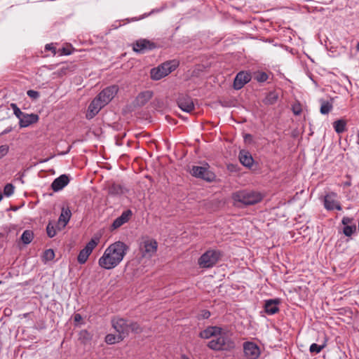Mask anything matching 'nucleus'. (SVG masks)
<instances>
[{
	"label": "nucleus",
	"mask_w": 359,
	"mask_h": 359,
	"mask_svg": "<svg viewBox=\"0 0 359 359\" xmlns=\"http://www.w3.org/2000/svg\"><path fill=\"white\" fill-rule=\"evenodd\" d=\"M128 250V246L121 241L109 245L99 259V266L107 270L115 268L122 262Z\"/></svg>",
	"instance_id": "obj_1"
},
{
	"label": "nucleus",
	"mask_w": 359,
	"mask_h": 359,
	"mask_svg": "<svg viewBox=\"0 0 359 359\" xmlns=\"http://www.w3.org/2000/svg\"><path fill=\"white\" fill-rule=\"evenodd\" d=\"M111 325L116 332L123 339L128 336L129 333H140L142 332V328L137 323L128 321L121 318H114L111 320Z\"/></svg>",
	"instance_id": "obj_2"
},
{
	"label": "nucleus",
	"mask_w": 359,
	"mask_h": 359,
	"mask_svg": "<svg viewBox=\"0 0 359 359\" xmlns=\"http://www.w3.org/2000/svg\"><path fill=\"white\" fill-rule=\"evenodd\" d=\"M208 346L212 350H229L234 347V344L231 341L229 334L222 331L220 328V332L215 334L212 339L209 341Z\"/></svg>",
	"instance_id": "obj_3"
},
{
	"label": "nucleus",
	"mask_w": 359,
	"mask_h": 359,
	"mask_svg": "<svg viewBox=\"0 0 359 359\" xmlns=\"http://www.w3.org/2000/svg\"><path fill=\"white\" fill-rule=\"evenodd\" d=\"M235 203H241L244 205H252L262 200V195L254 191H241L233 194Z\"/></svg>",
	"instance_id": "obj_4"
},
{
	"label": "nucleus",
	"mask_w": 359,
	"mask_h": 359,
	"mask_svg": "<svg viewBox=\"0 0 359 359\" xmlns=\"http://www.w3.org/2000/svg\"><path fill=\"white\" fill-rule=\"evenodd\" d=\"M157 242L152 238H142L139 244V253L142 258L150 259L156 252Z\"/></svg>",
	"instance_id": "obj_5"
},
{
	"label": "nucleus",
	"mask_w": 359,
	"mask_h": 359,
	"mask_svg": "<svg viewBox=\"0 0 359 359\" xmlns=\"http://www.w3.org/2000/svg\"><path fill=\"white\" fill-rule=\"evenodd\" d=\"M177 65V63L174 61L164 62L158 67L151 69V78L156 81L160 80L174 71Z\"/></svg>",
	"instance_id": "obj_6"
},
{
	"label": "nucleus",
	"mask_w": 359,
	"mask_h": 359,
	"mask_svg": "<svg viewBox=\"0 0 359 359\" xmlns=\"http://www.w3.org/2000/svg\"><path fill=\"white\" fill-rule=\"evenodd\" d=\"M191 174L195 177L203 179L207 182H213L216 177L215 173L210 170L208 164L201 166H193Z\"/></svg>",
	"instance_id": "obj_7"
},
{
	"label": "nucleus",
	"mask_w": 359,
	"mask_h": 359,
	"mask_svg": "<svg viewBox=\"0 0 359 359\" xmlns=\"http://www.w3.org/2000/svg\"><path fill=\"white\" fill-rule=\"evenodd\" d=\"M220 253L215 250H208L198 259V264L203 268L212 267L218 261Z\"/></svg>",
	"instance_id": "obj_8"
},
{
	"label": "nucleus",
	"mask_w": 359,
	"mask_h": 359,
	"mask_svg": "<svg viewBox=\"0 0 359 359\" xmlns=\"http://www.w3.org/2000/svg\"><path fill=\"white\" fill-rule=\"evenodd\" d=\"M100 238L98 237L93 238L82 249L78 255L77 260L81 264L86 262L89 255L93 252V249L97 245Z\"/></svg>",
	"instance_id": "obj_9"
},
{
	"label": "nucleus",
	"mask_w": 359,
	"mask_h": 359,
	"mask_svg": "<svg viewBox=\"0 0 359 359\" xmlns=\"http://www.w3.org/2000/svg\"><path fill=\"white\" fill-rule=\"evenodd\" d=\"M118 90L117 86H111L102 90L96 98L102 103V105H107L116 95Z\"/></svg>",
	"instance_id": "obj_10"
},
{
	"label": "nucleus",
	"mask_w": 359,
	"mask_h": 359,
	"mask_svg": "<svg viewBox=\"0 0 359 359\" xmlns=\"http://www.w3.org/2000/svg\"><path fill=\"white\" fill-rule=\"evenodd\" d=\"M245 355L248 359H257L260 355L259 346L253 342H245L243 344Z\"/></svg>",
	"instance_id": "obj_11"
},
{
	"label": "nucleus",
	"mask_w": 359,
	"mask_h": 359,
	"mask_svg": "<svg viewBox=\"0 0 359 359\" xmlns=\"http://www.w3.org/2000/svg\"><path fill=\"white\" fill-rule=\"evenodd\" d=\"M154 48V43L147 39H139L133 44V50L139 53H144Z\"/></svg>",
	"instance_id": "obj_12"
},
{
	"label": "nucleus",
	"mask_w": 359,
	"mask_h": 359,
	"mask_svg": "<svg viewBox=\"0 0 359 359\" xmlns=\"http://www.w3.org/2000/svg\"><path fill=\"white\" fill-rule=\"evenodd\" d=\"M250 79L251 75L249 73L241 72L237 74L234 79L233 88L236 90L241 89Z\"/></svg>",
	"instance_id": "obj_13"
},
{
	"label": "nucleus",
	"mask_w": 359,
	"mask_h": 359,
	"mask_svg": "<svg viewBox=\"0 0 359 359\" xmlns=\"http://www.w3.org/2000/svg\"><path fill=\"white\" fill-rule=\"evenodd\" d=\"M337 195L334 193H330L325 196L324 205L325 208L328 210H332L337 209L338 210H341V205L336 201Z\"/></svg>",
	"instance_id": "obj_14"
},
{
	"label": "nucleus",
	"mask_w": 359,
	"mask_h": 359,
	"mask_svg": "<svg viewBox=\"0 0 359 359\" xmlns=\"http://www.w3.org/2000/svg\"><path fill=\"white\" fill-rule=\"evenodd\" d=\"M104 107L96 97L90 104L87 113L86 118L88 119L93 118Z\"/></svg>",
	"instance_id": "obj_15"
},
{
	"label": "nucleus",
	"mask_w": 359,
	"mask_h": 359,
	"mask_svg": "<svg viewBox=\"0 0 359 359\" xmlns=\"http://www.w3.org/2000/svg\"><path fill=\"white\" fill-rule=\"evenodd\" d=\"M179 107L186 112H191L194 109V104L190 97L182 96L177 100Z\"/></svg>",
	"instance_id": "obj_16"
},
{
	"label": "nucleus",
	"mask_w": 359,
	"mask_h": 359,
	"mask_svg": "<svg viewBox=\"0 0 359 359\" xmlns=\"http://www.w3.org/2000/svg\"><path fill=\"white\" fill-rule=\"evenodd\" d=\"M71 215L72 213L69 208H62L57 224V229L58 230H61L66 226L71 218Z\"/></svg>",
	"instance_id": "obj_17"
},
{
	"label": "nucleus",
	"mask_w": 359,
	"mask_h": 359,
	"mask_svg": "<svg viewBox=\"0 0 359 359\" xmlns=\"http://www.w3.org/2000/svg\"><path fill=\"white\" fill-rule=\"evenodd\" d=\"M69 182V179L68 176L66 175H62L54 180L51 184V188L54 191H59L66 187Z\"/></svg>",
	"instance_id": "obj_18"
},
{
	"label": "nucleus",
	"mask_w": 359,
	"mask_h": 359,
	"mask_svg": "<svg viewBox=\"0 0 359 359\" xmlns=\"http://www.w3.org/2000/svg\"><path fill=\"white\" fill-rule=\"evenodd\" d=\"M280 303L278 299H268L265 301L264 310L268 315H273L279 311L278 305Z\"/></svg>",
	"instance_id": "obj_19"
},
{
	"label": "nucleus",
	"mask_w": 359,
	"mask_h": 359,
	"mask_svg": "<svg viewBox=\"0 0 359 359\" xmlns=\"http://www.w3.org/2000/svg\"><path fill=\"white\" fill-rule=\"evenodd\" d=\"M39 120V116L35 114H25L22 115L19 120V124L21 128H25L32 123H36Z\"/></svg>",
	"instance_id": "obj_20"
},
{
	"label": "nucleus",
	"mask_w": 359,
	"mask_h": 359,
	"mask_svg": "<svg viewBox=\"0 0 359 359\" xmlns=\"http://www.w3.org/2000/svg\"><path fill=\"white\" fill-rule=\"evenodd\" d=\"M131 215V211L127 210L123 212L121 215L117 217L111 224L112 229H116L118 227L121 226L123 224L126 223Z\"/></svg>",
	"instance_id": "obj_21"
},
{
	"label": "nucleus",
	"mask_w": 359,
	"mask_h": 359,
	"mask_svg": "<svg viewBox=\"0 0 359 359\" xmlns=\"http://www.w3.org/2000/svg\"><path fill=\"white\" fill-rule=\"evenodd\" d=\"M239 160L241 163L245 167H251L254 162L251 154L248 151L244 150L240 151Z\"/></svg>",
	"instance_id": "obj_22"
},
{
	"label": "nucleus",
	"mask_w": 359,
	"mask_h": 359,
	"mask_svg": "<svg viewBox=\"0 0 359 359\" xmlns=\"http://www.w3.org/2000/svg\"><path fill=\"white\" fill-rule=\"evenodd\" d=\"M220 328L218 327H209L200 332L199 336L203 339H211L219 333Z\"/></svg>",
	"instance_id": "obj_23"
},
{
	"label": "nucleus",
	"mask_w": 359,
	"mask_h": 359,
	"mask_svg": "<svg viewBox=\"0 0 359 359\" xmlns=\"http://www.w3.org/2000/svg\"><path fill=\"white\" fill-rule=\"evenodd\" d=\"M152 97V92L145 91L141 93L137 97V102L141 105L145 104Z\"/></svg>",
	"instance_id": "obj_24"
},
{
	"label": "nucleus",
	"mask_w": 359,
	"mask_h": 359,
	"mask_svg": "<svg viewBox=\"0 0 359 359\" xmlns=\"http://www.w3.org/2000/svg\"><path fill=\"white\" fill-rule=\"evenodd\" d=\"M346 122L343 119H339L333 123V127L335 132L338 134L342 133L346 130Z\"/></svg>",
	"instance_id": "obj_25"
},
{
	"label": "nucleus",
	"mask_w": 359,
	"mask_h": 359,
	"mask_svg": "<svg viewBox=\"0 0 359 359\" xmlns=\"http://www.w3.org/2000/svg\"><path fill=\"white\" fill-rule=\"evenodd\" d=\"M123 339V337L120 336L118 334H109L105 337V342L108 344H114L115 343L120 342Z\"/></svg>",
	"instance_id": "obj_26"
},
{
	"label": "nucleus",
	"mask_w": 359,
	"mask_h": 359,
	"mask_svg": "<svg viewBox=\"0 0 359 359\" xmlns=\"http://www.w3.org/2000/svg\"><path fill=\"white\" fill-rule=\"evenodd\" d=\"M278 96L276 92H270L266 96L264 102L266 104H273L278 100Z\"/></svg>",
	"instance_id": "obj_27"
},
{
	"label": "nucleus",
	"mask_w": 359,
	"mask_h": 359,
	"mask_svg": "<svg viewBox=\"0 0 359 359\" xmlns=\"http://www.w3.org/2000/svg\"><path fill=\"white\" fill-rule=\"evenodd\" d=\"M34 238V233L32 231L26 230L25 231L22 236L21 240L25 244H29L32 242Z\"/></svg>",
	"instance_id": "obj_28"
},
{
	"label": "nucleus",
	"mask_w": 359,
	"mask_h": 359,
	"mask_svg": "<svg viewBox=\"0 0 359 359\" xmlns=\"http://www.w3.org/2000/svg\"><path fill=\"white\" fill-rule=\"evenodd\" d=\"M332 109V104L327 101H321L320 111L322 114H327Z\"/></svg>",
	"instance_id": "obj_29"
},
{
	"label": "nucleus",
	"mask_w": 359,
	"mask_h": 359,
	"mask_svg": "<svg viewBox=\"0 0 359 359\" xmlns=\"http://www.w3.org/2000/svg\"><path fill=\"white\" fill-rule=\"evenodd\" d=\"M325 346L326 341L321 345L313 343L310 346L309 351L312 353H319L325 347Z\"/></svg>",
	"instance_id": "obj_30"
},
{
	"label": "nucleus",
	"mask_w": 359,
	"mask_h": 359,
	"mask_svg": "<svg viewBox=\"0 0 359 359\" xmlns=\"http://www.w3.org/2000/svg\"><path fill=\"white\" fill-rule=\"evenodd\" d=\"M55 257V253L54 251L51 249L46 250L43 253V260L45 262L51 261Z\"/></svg>",
	"instance_id": "obj_31"
},
{
	"label": "nucleus",
	"mask_w": 359,
	"mask_h": 359,
	"mask_svg": "<svg viewBox=\"0 0 359 359\" xmlns=\"http://www.w3.org/2000/svg\"><path fill=\"white\" fill-rule=\"evenodd\" d=\"M355 231H356V226H355V224H353L351 226H344L343 233L346 236H351Z\"/></svg>",
	"instance_id": "obj_32"
},
{
	"label": "nucleus",
	"mask_w": 359,
	"mask_h": 359,
	"mask_svg": "<svg viewBox=\"0 0 359 359\" xmlns=\"http://www.w3.org/2000/svg\"><path fill=\"white\" fill-rule=\"evenodd\" d=\"M46 231H47L48 236L50 238L54 237L56 235V232H57L55 228L52 225L51 223H49L47 225Z\"/></svg>",
	"instance_id": "obj_33"
},
{
	"label": "nucleus",
	"mask_w": 359,
	"mask_h": 359,
	"mask_svg": "<svg viewBox=\"0 0 359 359\" xmlns=\"http://www.w3.org/2000/svg\"><path fill=\"white\" fill-rule=\"evenodd\" d=\"M11 107H12L13 110L14 114L16 116V117L20 120L22 115L24 114L23 112L21 111V110L18 107L16 104L12 103L11 104Z\"/></svg>",
	"instance_id": "obj_34"
},
{
	"label": "nucleus",
	"mask_w": 359,
	"mask_h": 359,
	"mask_svg": "<svg viewBox=\"0 0 359 359\" xmlns=\"http://www.w3.org/2000/svg\"><path fill=\"white\" fill-rule=\"evenodd\" d=\"M14 187L11 184H7L4 190V193L6 196H10L13 194Z\"/></svg>",
	"instance_id": "obj_35"
},
{
	"label": "nucleus",
	"mask_w": 359,
	"mask_h": 359,
	"mask_svg": "<svg viewBox=\"0 0 359 359\" xmlns=\"http://www.w3.org/2000/svg\"><path fill=\"white\" fill-rule=\"evenodd\" d=\"M256 79L259 82H264L268 79V75L263 72H258L256 75Z\"/></svg>",
	"instance_id": "obj_36"
},
{
	"label": "nucleus",
	"mask_w": 359,
	"mask_h": 359,
	"mask_svg": "<svg viewBox=\"0 0 359 359\" xmlns=\"http://www.w3.org/2000/svg\"><path fill=\"white\" fill-rule=\"evenodd\" d=\"M8 150L9 147L8 145L4 144L0 146V159L8 154Z\"/></svg>",
	"instance_id": "obj_37"
},
{
	"label": "nucleus",
	"mask_w": 359,
	"mask_h": 359,
	"mask_svg": "<svg viewBox=\"0 0 359 359\" xmlns=\"http://www.w3.org/2000/svg\"><path fill=\"white\" fill-rule=\"evenodd\" d=\"M27 95L34 100H36L39 97V93L38 91L34 90H29L27 92Z\"/></svg>",
	"instance_id": "obj_38"
},
{
	"label": "nucleus",
	"mask_w": 359,
	"mask_h": 359,
	"mask_svg": "<svg viewBox=\"0 0 359 359\" xmlns=\"http://www.w3.org/2000/svg\"><path fill=\"white\" fill-rule=\"evenodd\" d=\"M353 218H351V217H343L342 220H341V222L342 224L346 226H351V225H353L352 223H353Z\"/></svg>",
	"instance_id": "obj_39"
},
{
	"label": "nucleus",
	"mask_w": 359,
	"mask_h": 359,
	"mask_svg": "<svg viewBox=\"0 0 359 359\" xmlns=\"http://www.w3.org/2000/svg\"><path fill=\"white\" fill-rule=\"evenodd\" d=\"M45 48H46V50H52L53 53H54V55L56 53L55 48L53 46V44H46Z\"/></svg>",
	"instance_id": "obj_40"
},
{
	"label": "nucleus",
	"mask_w": 359,
	"mask_h": 359,
	"mask_svg": "<svg viewBox=\"0 0 359 359\" xmlns=\"http://www.w3.org/2000/svg\"><path fill=\"white\" fill-rule=\"evenodd\" d=\"M82 320V316L79 313H76L74 316V320L76 323H79Z\"/></svg>",
	"instance_id": "obj_41"
},
{
	"label": "nucleus",
	"mask_w": 359,
	"mask_h": 359,
	"mask_svg": "<svg viewBox=\"0 0 359 359\" xmlns=\"http://www.w3.org/2000/svg\"><path fill=\"white\" fill-rule=\"evenodd\" d=\"M70 54H71V52L68 49H67L65 48H63L61 49L60 55H70Z\"/></svg>",
	"instance_id": "obj_42"
},
{
	"label": "nucleus",
	"mask_w": 359,
	"mask_h": 359,
	"mask_svg": "<svg viewBox=\"0 0 359 359\" xmlns=\"http://www.w3.org/2000/svg\"><path fill=\"white\" fill-rule=\"evenodd\" d=\"M210 312H209V311H205V314H204V316H204L205 318H208V317L210 316Z\"/></svg>",
	"instance_id": "obj_43"
},
{
	"label": "nucleus",
	"mask_w": 359,
	"mask_h": 359,
	"mask_svg": "<svg viewBox=\"0 0 359 359\" xmlns=\"http://www.w3.org/2000/svg\"><path fill=\"white\" fill-rule=\"evenodd\" d=\"M357 137H358V141H357V143L359 145V132L357 134Z\"/></svg>",
	"instance_id": "obj_44"
},
{
	"label": "nucleus",
	"mask_w": 359,
	"mask_h": 359,
	"mask_svg": "<svg viewBox=\"0 0 359 359\" xmlns=\"http://www.w3.org/2000/svg\"><path fill=\"white\" fill-rule=\"evenodd\" d=\"M356 49H357V50L359 51V41L358 42V43L356 45Z\"/></svg>",
	"instance_id": "obj_45"
},
{
	"label": "nucleus",
	"mask_w": 359,
	"mask_h": 359,
	"mask_svg": "<svg viewBox=\"0 0 359 359\" xmlns=\"http://www.w3.org/2000/svg\"><path fill=\"white\" fill-rule=\"evenodd\" d=\"M294 113L295 114H299V111H295V109H294Z\"/></svg>",
	"instance_id": "obj_46"
},
{
	"label": "nucleus",
	"mask_w": 359,
	"mask_h": 359,
	"mask_svg": "<svg viewBox=\"0 0 359 359\" xmlns=\"http://www.w3.org/2000/svg\"><path fill=\"white\" fill-rule=\"evenodd\" d=\"M2 197H3V196H2V194L0 192V201H1V199H2Z\"/></svg>",
	"instance_id": "obj_47"
},
{
	"label": "nucleus",
	"mask_w": 359,
	"mask_h": 359,
	"mask_svg": "<svg viewBox=\"0 0 359 359\" xmlns=\"http://www.w3.org/2000/svg\"><path fill=\"white\" fill-rule=\"evenodd\" d=\"M249 137H250V135H246L245 138L249 139Z\"/></svg>",
	"instance_id": "obj_48"
},
{
	"label": "nucleus",
	"mask_w": 359,
	"mask_h": 359,
	"mask_svg": "<svg viewBox=\"0 0 359 359\" xmlns=\"http://www.w3.org/2000/svg\"><path fill=\"white\" fill-rule=\"evenodd\" d=\"M249 137H250V135H246L245 138L249 139Z\"/></svg>",
	"instance_id": "obj_49"
},
{
	"label": "nucleus",
	"mask_w": 359,
	"mask_h": 359,
	"mask_svg": "<svg viewBox=\"0 0 359 359\" xmlns=\"http://www.w3.org/2000/svg\"><path fill=\"white\" fill-rule=\"evenodd\" d=\"M83 333L88 334V332L86 331L83 332Z\"/></svg>",
	"instance_id": "obj_50"
},
{
	"label": "nucleus",
	"mask_w": 359,
	"mask_h": 359,
	"mask_svg": "<svg viewBox=\"0 0 359 359\" xmlns=\"http://www.w3.org/2000/svg\"><path fill=\"white\" fill-rule=\"evenodd\" d=\"M183 359H189V358H184Z\"/></svg>",
	"instance_id": "obj_51"
},
{
	"label": "nucleus",
	"mask_w": 359,
	"mask_h": 359,
	"mask_svg": "<svg viewBox=\"0 0 359 359\" xmlns=\"http://www.w3.org/2000/svg\"><path fill=\"white\" fill-rule=\"evenodd\" d=\"M1 283H2V282L0 280V285L1 284Z\"/></svg>",
	"instance_id": "obj_52"
}]
</instances>
